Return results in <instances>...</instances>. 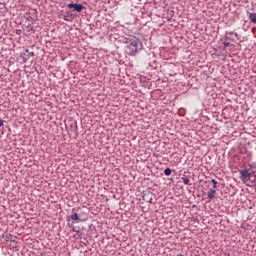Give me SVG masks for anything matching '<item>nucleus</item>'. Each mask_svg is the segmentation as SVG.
I'll return each instance as SVG.
<instances>
[{
  "label": "nucleus",
  "mask_w": 256,
  "mask_h": 256,
  "mask_svg": "<svg viewBox=\"0 0 256 256\" xmlns=\"http://www.w3.org/2000/svg\"><path fill=\"white\" fill-rule=\"evenodd\" d=\"M251 175H255V171H249V168H245L240 170V179L242 181H249L251 179Z\"/></svg>",
  "instance_id": "7ed1b4c3"
},
{
  "label": "nucleus",
  "mask_w": 256,
  "mask_h": 256,
  "mask_svg": "<svg viewBox=\"0 0 256 256\" xmlns=\"http://www.w3.org/2000/svg\"><path fill=\"white\" fill-rule=\"evenodd\" d=\"M217 195V190L215 189H210L208 191V199L209 201H213V199H215V196Z\"/></svg>",
  "instance_id": "39448f33"
},
{
  "label": "nucleus",
  "mask_w": 256,
  "mask_h": 256,
  "mask_svg": "<svg viewBox=\"0 0 256 256\" xmlns=\"http://www.w3.org/2000/svg\"><path fill=\"white\" fill-rule=\"evenodd\" d=\"M235 32H229V35H233Z\"/></svg>",
  "instance_id": "ddd939ff"
},
{
  "label": "nucleus",
  "mask_w": 256,
  "mask_h": 256,
  "mask_svg": "<svg viewBox=\"0 0 256 256\" xmlns=\"http://www.w3.org/2000/svg\"><path fill=\"white\" fill-rule=\"evenodd\" d=\"M127 43L129 44L125 47V51L127 55H130L132 57L135 56L136 53H139L141 49H143V44L141 43V40H139V38L135 36H130Z\"/></svg>",
  "instance_id": "f257e3e1"
},
{
  "label": "nucleus",
  "mask_w": 256,
  "mask_h": 256,
  "mask_svg": "<svg viewBox=\"0 0 256 256\" xmlns=\"http://www.w3.org/2000/svg\"><path fill=\"white\" fill-rule=\"evenodd\" d=\"M211 183H213V189H217V180L212 179Z\"/></svg>",
  "instance_id": "9d476101"
},
{
  "label": "nucleus",
  "mask_w": 256,
  "mask_h": 256,
  "mask_svg": "<svg viewBox=\"0 0 256 256\" xmlns=\"http://www.w3.org/2000/svg\"><path fill=\"white\" fill-rule=\"evenodd\" d=\"M68 8L73 9L76 13H81L83 9H85V6H83V4L70 3L68 4Z\"/></svg>",
  "instance_id": "20e7f679"
},
{
  "label": "nucleus",
  "mask_w": 256,
  "mask_h": 256,
  "mask_svg": "<svg viewBox=\"0 0 256 256\" xmlns=\"http://www.w3.org/2000/svg\"><path fill=\"white\" fill-rule=\"evenodd\" d=\"M229 45H230L229 42L224 43V47H229Z\"/></svg>",
  "instance_id": "f8f14e48"
},
{
  "label": "nucleus",
  "mask_w": 256,
  "mask_h": 256,
  "mask_svg": "<svg viewBox=\"0 0 256 256\" xmlns=\"http://www.w3.org/2000/svg\"><path fill=\"white\" fill-rule=\"evenodd\" d=\"M25 51H26V53H29V49H26Z\"/></svg>",
  "instance_id": "4468645a"
},
{
  "label": "nucleus",
  "mask_w": 256,
  "mask_h": 256,
  "mask_svg": "<svg viewBox=\"0 0 256 256\" xmlns=\"http://www.w3.org/2000/svg\"><path fill=\"white\" fill-rule=\"evenodd\" d=\"M234 35H235V37H237V33H235Z\"/></svg>",
  "instance_id": "2eb2a0df"
},
{
  "label": "nucleus",
  "mask_w": 256,
  "mask_h": 256,
  "mask_svg": "<svg viewBox=\"0 0 256 256\" xmlns=\"http://www.w3.org/2000/svg\"><path fill=\"white\" fill-rule=\"evenodd\" d=\"M79 221H81V218H79V214H77V212H73L70 216H68V227H70V229L76 233L74 235V239H81V236L83 235L81 232L82 229L80 227L74 226L75 223Z\"/></svg>",
  "instance_id": "f03ea898"
},
{
  "label": "nucleus",
  "mask_w": 256,
  "mask_h": 256,
  "mask_svg": "<svg viewBox=\"0 0 256 256\" xmlns=\"http://www.w3.org/2000/svg\"><path fill=\"white\" fill-rule=\"evenodd\" d=\"M28 57H35V52H30V53L28 54Z\"/></svg>",
  "instance_id": "9b49d317"
},
{
  "label": "nucleus",
  "mask_w": 256,
  "mask_h": 256,
  "mask_svg": "<svg viewBox=\"0 0 256 256\" xmlns=\"http://www.w3.org/2000/svg\"><path fill=\"white\" fill-rule=\"evenodd\" d=\"M249 171H255L256 173V163L249 164Z\"/></svg>",
  "instance_id": "6e6552de"
},
{
  "label": "nucleus",
  "mask_w": 256,
  "mask_h": 256,
  "mask_svg": "<svg viewBox=\"0 0 256 256\" xmlns=\"http://www.w3.org/2000/svg\"><path fill=\"white\" fill-rule=\"evenodd\" d=\"M164 175H166L167 177H169V175H171V168H166L164 170Z\"/></svg>",
  "instance_id": "1a4fd4ad"
},
{
  "label": "nucleus",
  "mask_w": 256,
  "mask_h": 256,
  "mask_svg": "<svg viewBox=\"0 0 256 256\" xmlns=\"http://www.w3.org/2000/svg\"><path fill=\"white\" fill-rule=\"evenodd\" d=\"M182 182L184 183V185H190L191 180H189V178L187 177H182Z\"/></svg>",
  "instance_id": "0eeeda50"
},
{
  "label": "nucleus",
  "mask_w": 256,
  "mask_h": 256,
  "mask_svg": "<svg viewBox=\"0 0 256 256\" xmlns=\"http://www.w3.org/2000/svg\"><path fill=\"white\" fill-rule=\"evenodd\" d=\"M249 19H250L251 23H256V13H250Z\"/></svg>",
  "instance_id": "423d86ee"
}]
</instances>
